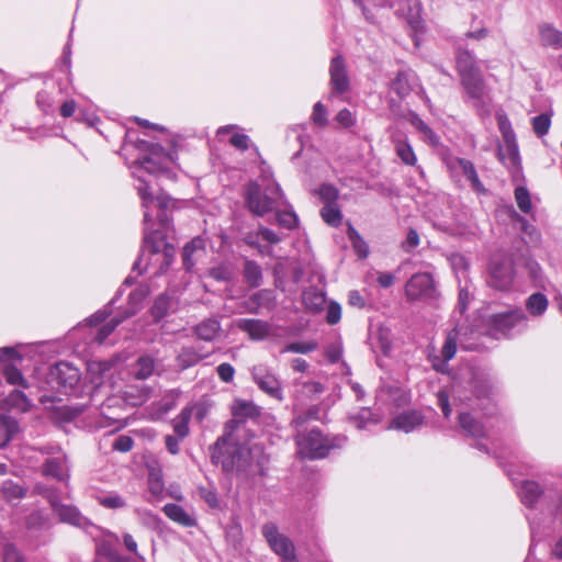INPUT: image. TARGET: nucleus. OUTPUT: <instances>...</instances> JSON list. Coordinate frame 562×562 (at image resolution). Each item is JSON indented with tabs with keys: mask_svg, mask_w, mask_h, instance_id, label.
<instances>
[{
	"mask_svg": "<svg viewBox=\"0 0 562 562\" xmlns=\"http://www.w3.org/2000/svg\"><path fill=\"white\" fill-rule=\"evenodd\" d=\"M139 157L133 162L132 173L138 180L137 192L143 201L144 211V246H173L168 239V227L164 222L153 223L149 206L157 204L160 209L169 206L167 195H154L151 182L146 176L173 179L170 166L175 162L173 154L157 143L140 139L136 144Z\"/></svg>",
	"mask_w": 562,
	"mask_h": 562,
	"instance_id": "f257e3e1",
	"label": "nucleus"
},
{
	"mask_svg": "<svg viewBox=\"0 0 562 562\" xmlns=\"http://www.w3.org/2000/svg\"><path fill=\"white\" fill-rule=\"evenodd\" d=\"M240 428V423L231 419L225 424L224 434L217 438L212 447V461L221 464L223 471L238 473L247 472L250 467V452L238 442L235 431Z\"/></svg>",
	"mask_w": 562,
	"mask_h": 562,
	"instance_id": "f03ea898",
	"label": "nucleus"
},
{
	"mask_svg": "<svg viewBox=\"0 0 562 562\" xmlns=\"http://www.w3.org/2000/svg\"><path fill=\"white\" fill-rule=\"evenodd\" d=\"M245 204L250 213L263 216L284 203V194L271 173L262 172L257 181L245 187Z\"/></svg>",
	"mask_w": 562,
	"mask_h": 562,
	"instance_id": "7ed1b4c3",
	"label": "nucleus"
},
{
	"mask_svg": "<svg viewBox=\"0 0 562 562\" xmlns=\"http://www.w3.org/2000/svg\"><path fill=\"white\" fill-rule=\"evenodd\" d=\"M526 317L522 311L513 310L504 313L488 315L482 319L480 334L494 339L508 336L510 330L520 323H525Z\"/></svg>",
	"mask_w": 562,
	"mask_h": 562,
	"instance_id": "20e7f679",
	"label": "nucleus"
},
{
	"mask_svg": "<svg viewBox=\"0 0 562 562\" xmlns=\"http://www.w3.org/2000/svg\"><path fill=\"white\" fill-rule=\"evenodd\" d=\"M297 453L304 459L325 458L330 449L336 447L333 439L324 436L318 429H312L308 432H297L295 436Z\"/></svg>",
	"mask_w": 562,
	"mask_h": 562,
	"instance_id": "39448f33",
	"label": "nucleus"
},
{
	"mask_svg": "<svg viewBox=\"0 0 562 562\" xmlns=\"http://www.w3.org/2000/svg\"><path fill=\"white\" fill-rule=\"evenodd\" d=\"M514 281L513 261L503 251L493 254L490 261L488 284L496 290H508Z\"/></svg>",
	"mask_w": 562,
	"mask_h": 562,
	"instance_id": "423d86ee",
	"label": "nucleus"
},
{
	"mask_svg": "<svg viewBox=\"0 0 562 562\" xmlns=\"http://www.w3.org/2000/svg\"><path fill=\"white\" fill-rule=\"evenodd\" d=\"M461 85L472 104L482 113H488V89L482 71L465 74L460 77Z\"/></svg>",
	"mask_w": 562,
	"mask_h": 562,
	"instance_id": "0eeeda50",
	"label": "nucleus"
},
{
	"mask_svg": "<svg viewBox=\"0 0 562 562\" xmlns=\"http://www.w3.org/2000/svg\"><path fill=\"white\" fill-rule=\"evenodd\" d=\"M250 374L261 392L279 402L284 400L281 381L272 368L259 363L250 369Z\"/></svg>",
	"mask_w": 562,
	"mask_h": 562,
	"instance_id": "6e6552de",
	"label": "nucleus"
},
{
	"mask_svg": "<svg viewBox=\"0 0 562 562\" xmlns=\"http://www.w3.org/2000/svg\"><path fill=\"white\" fill-rule=\"evenodd\" d=\"M436 293V285L429 273H416L405 285V294L409 301L434 299Z\"/></svg>",
	"mask_w": 562,
	"mask_h": 562,
	"instance_id": "1a4fd4ad",
	"label": "nucleus"
},
{
	"mask_svg": "<svg viewBox=\"0 0 562 562\" xmlns=\"http://www.w3.org/2000/svg\"><path fill=\"white\" fill-rule=\"evenodd\" d=\"M261 532L270 549L282 560L295 554L293 542L285 535L279 532L274 522H266L261 528Z\"/></svg>",
	"mask_w": 562,
	"mask_h": 562,
	"instance_id": "9d476101",
	"label": "nucleus"
},
{
	"mask_svg": "<svg viewBox=\"0 0 562 562\" xmlns=\"http://www.w3.org/2000/svg\"><path fill=\"white\" fill-rule=\"evenodd\" d=\"M446 165L453 177L463 176L471 183L473 190L477 193H484V187L470 160L459 157H448Z\"/></svg>",
	"mask_w": 562,
	"mask_h": 562,
	"instance_id": "9b49d317",
	"label": "nucleus"
},
{
	"mask_svg": "<svg viewBox=\"0 0 562 562\" xmlns=\"http://www.w3.org/2000/svg\"><path fill=\"white\" fill-rule=\"evenodd\" d=\"M50 378L67 392L74 390L80 382L81 374L78 368L68 361H59L50 369Z\"/></svg>",
	"mask_w": 562,
	"mask_h": 562,
	"instance_id": "f8f14e48",
	"label": "nucleus"
},
{
	"mask_svg": "<svg viewBox=\"0 0 562 562\" xmlns=\"http://www.w3.org/2000/svg\"><path fill=\"white\" fill-rule=\"evenodd\" d=\"M331 95L346 93L350 88L349 77L347 75L346 64L341 56H335L329 66Z\"/></svg>",
	"mask_w": 562,
	"mask_h": 562,
	"instance_id": "ddd939ff",
	"label": "nucleus"
},
{
	"mask_svg": "<svg viewBox=\"0 0 562 562\" xmlns=\"http://www.w3.org/2000/svg\"><path fill=\"white\" fill-rule=\"evenodd\" d=\"M226 136H229L228 143L236 149L245 151L249 148L250 138L241 132L238 125L229 124L217 128L216 138L218 142H223Z\"/></svg>",
	"mask_w": 562,
	"mask_h": 562,
	"instance_id": "4468645a",
	"label": "nucleus"
},
{
	"mask_svg": "<svg viewBox=\"0 0 562 562\" xmlns=\"http://www.w3.org/2000/svg\"><path fill=\"white\" fill-rule=\"evenodd\" d=\"M192 333L200 340L212 342L221 337L222 326L217 317L212 316L202 319L192 327Z\"/></svg>",
	"mask_w": 562,
	"mask_h": 562,
	"instance_id": "2eb2a0df",
	"label": "nucleus"
},
{
	"mask_svg": "<svg viewBox=\"0 0 562 562\" xmlns=\"http://www.w3.org/2000/svg\"><path fill=\"white\" fill-rule=\"evenodd\" d=\"M114 359L92 360L87 366V379L93 384L92 394L103 384L106 373L115 364Z\"/></svg>",
	"mask_w": 562,
	"mask_h": 562,
	"instance_id": "dca6fc26",
	"label": "nucleus"
},
{
	"mask_svg": "<svg viewBox=\"0 0 562 562\" xmlns=\"http://www.w3.org/2000/svg\"><path fill=\"white\" fill-rule=\"evenodd\" d=\"M539 42L542 47L555 50L562 49V31L552 23L543 22L538 25Z\"/></svg>",
	"mask_w": 562,
	"mask_h": 562,
	"instance_id": "f3484780",
	"label": "nucleus"
},
{
	"mask_svg": "<svg viewBox=\"0 0 562 562\" xmlns=\"http://www.w3.org/2000/svg\"><path fill=\"white\" fill-rule=\"evenodd\" d=\"M237 327L248 334L252 340H262L269 336L271 331L270 324L262 319L244 318L237 322Z\"/></svg>",
	"mask_w": 562,
	"mask_h": 562,
	"instance_id": "a211bd4d",
	"label": "nucleus"
},
{
	"mask_svg": "<svg viewBox=\"0 0 562 562\" xmlns=\"http://www.w3.org/2000/svg\"><path fill=\"white\" fill-rule=\"evenodd\" d=\"M423 422L424 416L422 415V413H419L418 411H409L396 416L392 420L390 428L409 432L414 430L416 427L420 426Z\"/></svg>",
	"mask_w": 562,
	"mask_h": 562,
	"instance_id": "6ab92c4d",
	"label": "nucleus"
},
{
	"mask_svg": "<svg viewBox=\"0 0 562 562\" xmlns=\"http://www.w3.org/2000/svg\"><path fill=\"white\" fill-rule=\"evenodd\" d=\"M210 353H202L193 346H184L176 357L177 367L180 370L189 369L198 364L201 360L207 358Z\"/></svg>",
	"mask_w": 562,
	"mask_h": 562,
	"instance_id": "aec40b11",
	"label": "nucleus"
},
{
	"mask_svg": "<svg viewBox=\"0 0 562 562\" xmlns=\"http://www.w3.org/2000/svg\"><path fill=\"white\" fill-rule=\"evenodd\" d=\"M234 418L240 423V427L244 420L247 418H257L261 414V408L251 401L236 400L233 405Z\"/></svg>",
	"mask_w": 562,
	"mask_h": 562,
	"instance_id": "412c9836",
	"label": "nucleus"
},
{
	"mask_svg": "<svg viewBox=\"0 0 562 562\" xmlns=\"http://www.w3.org/2000/svg\"><path fill=\"white\" fill-rule=\"evenodd\" d=\"M60 102V91L42 90L36 94V105L46 115H54Z\"/></svg>",
	"mask_w": 562,
	"mask_h": 562,
	"instance_id": "4be33fe9",
	"label": "nucleus"
},
{
	"mask_svg": "<svg viewBox=\"0 0 562 562\" xmlns=\"http://www.w3.org/2000/svg\"><path fill=\"white\" fill-rule=\"evenodd\" d=\"M165 515L172 521L183 526L193 527L196 525V519L187 513L180 505L169 503L162 507Z\"/></svg>",
	"mask_w": 562,
	"mask_h": 562,
	"instance_id": "5701e85b",
	"label": "nucleus"
},
{
	"mask_svg": "<svg viewBox=\"0 0 562 562\" xmlns=\"http://www.w3.org/2000/svg\"><path fill=\"white\" fill-rule=\"evenodd\" d=\"M58 109L60 116L64 119L71 117L72 115H75L76 111H78V121H85L90 125H93L95 121V116L93 114H89L85 110L79 109L76 101L72 99H66L64 101L60 100Z\"/></svg>",
	"mask_w": 562,
	"mask_h": 562,
	"instance_id": "b1692460",
	"label": "nucleus"
},
{
	"mask_svg": "<svg viewBox=\"0 0 562 562\" xmlns=\"http://www.w3.org/2000/svg\"><path fill=\"white\" fill-rule=\"evenodd\" d=\"M61 522L72 525L75 527H87L90 525L89 520L79 512V509L72 505H65L59 508L56 514Z\"/></svg>",
	"mask_w": 562,
	"mask_h": 562,
	"instance_id": "393cba45",
	"label": "nucleus"
},
{
	"mask_svg": "<svg viewBox=\"0 0 562 562\" xmlns=\"http://www.w3.org/2000/svg\"><path fill=\"white\" fill-rule=\"evenodd\" d=\"M416 83L415 74L412 71H398L395 79L391 82V90L400 98L407 95Z\"/></svg>",
	"mask_w": 562,
	"mask_h": 562,
	"instance_id": "a878e982",
	"label": "nucleus"
},
{
	"mask_svg": "<svg viewBox=\"0 0 562 562\" xmlns=\"http://www.w3.org/2000/svg\"><path fill=\"white\" fill-rule=\"evenodd\" d=\"M460 427L473 438H485L487 431L485 426L476 420L470 413H461L459 415Z\"/></svg>",
	"mask_w": 562,
	"mask_h": 562,
	"instance_id": "bb28decb",
	"label": "nucleus"
},
{
	"mask_svg": "<svg viewBox=\"0 0 562 562\" xmlns=\"http://www.w3.org/2000/svg\"><path fill=\"white\" fill-rule=\"evenodd\" d=\"M456 60L457 69L460 77L465 74L476 72L481 70V68L477 66L475 56L468 49L459 47Z\"/></svg>",
	"mask_w": 562,
	"mask_h": 562,
	"instance_id": "cd10ccee",
	"label": "nucleus"
},
{
	"mask_svg": "<svg viewBox=\"0 0 562 562\" xmlns=\"http://www.w3.org/2000/svg\"><path fill=\"white\" fill-rule=\"evenodd\" d=\"M149 288L147 285H140L128 295V307L121 313L123 318L127 319L134 316L140 308L143 301L148 296Z\"/></svg>",
	"mask_w": 562,
	"mask_h": 562,
	"instance_id": "c85d7f7f",
	"label": "nucleus"
},
{
	"mask_svg": "<svg viewBox=\"0 0 562 562\" xmlns=\"http://www.w3.org/2000/svg\"><path fill=\"white\" fill-rule=\"evenodd\" d=\"M20 431L19 423L9 415L0 416V449H3Z\"/></svg>",
	"mask_w": 562,
	"mask_h": 562,
	"instance_id": "c756f323",
	"label": "nucleus"
},
{
	"mask_svg": "<svg viewBox=\"0 0 562 562\" xmlns=\"http://www.w3.org/2000/svg\"><path fill=\"white\" fill-rule=\"evenodd\" d=\"M364 16V19L373 23L375 20L374 10L379 8H393L396 0H353Z\"/></svg>",
	"mask_w": 562,
	"mask_h": 562,
	"instance_id": "7c9ffc66",
	"label": "nucleus"
},
{
	"mask_svg": "<svg viewBox=\"0 0 562 562\" xmlns=\"http://www.w3.org/2000/svg\"><path fill=\"white\" fill-rule=\"evenodd\" d=\"M42 469L44 475L52 476L58 481H65L67 477L66 458L47 459Z\"/></svg>",
	"mask_w": 562,
	"mask_h": 562,
	"instance_id": "2f4dec72",
	"label": "nucleus"
},
{
	"mask_svg": "<svg viewBox=\"0 0 562 562\" xmlns=\"http://www.w3.org/2000/svg\"><path fill=\"white\" fill-rule=\"evenodd\" d=\"M193 415V407H184L179 415L172 419V427L179 439H184L189 435V422Z\"/></svg>",
	"mask_w": 562,
	"mask_h": 562,
	"instance_id": "473e14b6",
	"label": "nucleus"
},
{
	"mask_svg": "<svg viewBox=\"0 0 562 562\" xmlns=\"http://www.w3.org/2000/svg\"><path fill=\"white\" fill-rule=\"evenodd\" d=\"M26 488L12 480H5L0 485V496L7 502H13L23 498L26 495Z\"/></svg>",
	"mask_w": 562,
	"mask_h": 562,
	"instance_id": "72a5a7b5",
	"label": "nucleus"
},
{
	"mask_svg": "<svg viewBox=\"0 0 562 562\" xmlns=\"http://www.w3.org/2000/svg\"><path fill=\"white\" fill-rule=\"evenodd\" d=\"M303 303L307 310L312 312H319L324 308L326 299L324 293L312 288L303 292Z\"/></svg>",
	"mask_w": 562,
	"mask_h": 562,
	"instance_id": "f704fd0d",
	"label": "nucleus"
},
{
	"mask_svg": "<svg viewBox=\"0 0 562 562\" xmlns=\"http://www.w3.org/2000/svg\"><path fill=\"white\" fill-rule=\"evenodd\" d=\"M172 299L166 293L160 294L154 302L150 314L155 323L160 322L166 317L171 307Z\"/></svg>",
	"mask_w": 562,
	"mask_h": 562,
	"instance_id": "c9c22d12",
	"label": "nucleus"
},
{
	"mask_svg": "<svg viewBox=\"0 0 562 562\" xmlns=\"http://www.w3.org/2000/svg\"><path fill=\"white\" fill-rule=\"evenodd\" d=\"M349 422L355 425L357 429H364L370 424H378L380 417L372 413L368 407H362L358 413L349 416Z\"/></svg>",
	"mask_w": 562,
	"mask_h": 562,
	"instance_id": "e433bc0d",
	"label": "nucleus"
},
{
	"mask_svg": "<svg viewBox=\"0 0 562 562\" xmlns=\"http://www.w3.org/2000/svg\"><path fill=\"white\" fill-rule=\"evenodd\" d=\"M540 485L533 481H527L521 485L520 497L525 505L532 506L541 496Z\"/></svg>",
	"mask_w": 562,
	"mask_h": 562,
	"instance_id": "4c0bfd02",
	"label": "nucleus"
},
{
	"mask_svg": "<svg viewBox=\"0 0 562 562\" xmlns=\"http://www.w3.org/2000/svg\"><path fill=\"white\" fill-rule=\"evenodd\" d=\"M395 151L397 157L402 160L403 164L407 166H415L417 162V157L414 153L413 147L406 139H396L395 140Z\"/></svg>",
	"mask_w": 562,
	"mask_h": 562,
	"instance_id": "58836bf2",
	"label": "nucleus"
},
{
	"mask_svg": "<svg viewBox=\"0 0 562 562\" xmlns=\"http://www.w3.org/2000/svg\"><path fill=\"white\" fill-rule=\"evenodd\" d=\"M321 216L326 224L333 227H338L342 222V213L337 203L323 205Z\"/></svg>",
	"mask_w": 562,
	"mask_h": 562,
	"instance_id": "ea45409f",
	"label": "nucleus"
},
{
	"mask_svg": "<svg viewBox=\"0 0 562 562\" xmlns=\"http://www.w3.org/2000/svg\"><path fill=\"white\" fill-rule=\"evenodd\" d=\"M5 402L10 408L18 409L22 413L29 412L32 406L27 396L19 390L12 391Z\"/></svg>",
	"mask_w": 562,
	"mask_h": 562,
	"instance_id": "a19ab883",
	"label": "nucleus"
},
{
	"mask_svg": "<svg viewBox=\"0 0 562 562\" xmlns=\"http://www.w3.org/2000/svg\"><path fill=\"white\" fill-rule=\"evenodd\" d=\"M155 369V360L150 356H142L137 359L135 364V378L138 380H145L149 378Z\"/></svg>",
	"mask_w": 562,
	"mask_h": 562,
	"instance_id": "79ce46f5",
	"label": "nucleus"
},
{
	"mask_svg": "<svg viewBox=\"0 0 562 562\" xmlns=\"http://www.w3.org/2000/svg\"><path fill=\"white\" fill-rule=\"evenodd\" d=\"M256 305V308H250L249 312L252 314H258V307L263 306L268 310H272L276 306V300L272 295V292L269 290H260L256 292L250 299Z\"/></svg>",
	"mask_w": 562,
	"mask_h": 562,
	"instance_id": "37998d69",
	"label": "nucleus"
},
{
	"mask_svg": "<svg viewBox=\"0 0 562 562\" xmlns=\"http://www.w3.org/2000/svg\"><path fill=\"white\" fill-rule=\"evenodd\" d=\"M526 306L530 314L538 316L546 312L548 300L542 293H533L528 297Z\"/></svg>",
	"mask_w": 562,
	"mask_h": 562,
	"instance_id": "c03bdc74",
	"label": "nucleus"
},
{
	"mask_svg": "<svg viewBox=\"0 0 562 562\" xmlns=\"http://www.w3.org/2000/svg\"><path fill=\"white\" fill-rule=\"evenodd\" d=\"M314 193L318 195L319 200L324 205L336 204L339 196L338 189L329 183L321 184L319 188L316 189Z\"/></svg>",
	"mask_w": 562,
	"mask_h": 562,
	"instance_id": "a18cd8bd",
	"label": "nucleus"
},
{
	"mask_svg": "<svg viewBox=\"0 0 562 562\" xmlns=\"http://www.w3.org/2000/svg\"><path fill=\"white\" fill-rule=\"evenodd\" d=\"M498 155L501 160L508 159L513 166H518L520 158L516 138L513 143H504V147L498 148Z\"/></svg>",
	"mask_w": 562,
	"mask_h": 562,
	"instance_id": "49530a36",
	"label": "nucleus"
},
{
	"mask_svg": "<svg viewBox=\"0 0 562 562\" xmlns=\"http://www.w3.org/2000/svg\"><path fill=\"white\" fill-rule=\"evenodd\" d=\"M498 130L502 134L504 143H513V139L516 138V134L512 127V123L507 115L503 112H498L496 115Z\"/></svg>",
	"mask_w": 562,
	"mask_h": 562,
	"instance_id": "de8ad7c7",
	"label": "nucleus"
},
{
	"mask_svg": "<svg viewBox=\"0 0 562 562\" xmlns=\"http://www.w3.org/2000/svg\"><path fill=\"white\" fill-rule=\"evenodd\" d=\"M149 395L150 389L148 387H142L140 390L130 387V390L125 392L126 401L133 406H140L149 398Z\"/></svg>",
	"mask_w": 562,
	"mask_h": 562,
	"instance_id": "09e8293b",
	"label": "nucleus"
},
{
	"mask_svg": "<svg viewBox=\"0 0 562 562\" xmlns=\"http://www.w3.org/2000/svg\"><path fill=\"white\" fill-rule=\"evenodd\" d=\"M515 200H516L518 209L522 213L528 214L531 212V209H532L531 196H530V193L527 188L517 187L515 189Z\"/></svg>",
	"mask_w": 562,
	"mask_h": 562,
	"instance_id": "8fccbe9b",
	"label": "nucleus"
},
{
	"mask_svg": "<svg viewBox=\"0 0 562 562\" xmlns=\"http://www.w3.org/2000/svg\"><path fill=\"white\" fill-rule=\"evenodd\" d=\"M125 318L120 314L113 318H111L106 324H104L101 328H99L95 340L99 344H102L113 331L114 329L124 322Z\"/></svg>",
	"mask_w": 562,
	"mask_h": 562,
	"instance_id": "3c124183",
	"label": "nucleus"
},
{
	"mask_svg": "<svg viewBox=\"0 0 562 562\" xmlns=\"http://www.w3.org/2000/svg\"><path fill=\"white\" fill-rule=\"evenodd\" d=\"M521 265L526 268L532 281L539 285H542L543 276L539 263L529 257H524L521 259Z\"/></svg>",
	"mask_w": 562,
	"mask_h": 562,
	"instance_id": "603ef678",
	"label": "nucleus"
},
{
	"mask_svg": "<svg viewBox=\"0 0 562 562\" xmlns=\"http://www.w3.org/2000/svg\"><path fill=\"white\" fill-rule=\"evenodd\" d=\"M318 348V344L314 340L311 341H295L286 345L282 352H294V353H310Z\"/></svg>",
	"mask_w": 562,
	"mask_h": 562,
	"instance_id": "864d4df0",
	"label": "nucleus"
},
{
	"mask_svg": "<svg viewBox=\"0 0 562 562\" xmlns=\"http://www.w3.org/2000/svg\"><path fill=\"white\" fill-rule=\"evenodd\" d=\"M244 274H245L246 281L251 286H258L260 284L261 277H262L261 276V269L254 261H246L245 269H244Z\"/></svg>",
	"mask_w": 562,
	"mask_h": 562,
	"instance_id": "5fc2aeb1",
	"label": "nucleus"
},
{
	"mask_svg": "<svg viewBox=\"0 0 562 562\" xmlns=\"http://www.w3.org/2000/svg\"><path fill=\"white\" fill-rule=\"evenodd\" d=\"M98 503L105 508L109 509H119L126 506V501L124 497L116 493H110L104 496L98 497Z\"/></svg>",
	"mask_w": 562,
	"mask_h": 562,
	"instance_id": "6e6d98bb",
	"label": "nucleus"
},
{
	"mask_svg": "<svg viewBox=\"0 0 562 562\" xmlns=\"http://www.w3.org/2000/svg\"><path fill=\"white\" fill-rule=\"evenodd\" d=\"M3 375L9 384H18L23 387L29 386L21 371L12 364H7L3 368Z\"/></svg>",
	"mask_w": 562,
	"mask_h": 562,
	"instance_id": "4d7b16f0",
	"label": "nucleus"
},
{
	"mask_svg": "<svg viewBox=\"0 0 562 562\" xmlns=\"http://www.w3.org/2000/svg\"><path fill=\"white\" fill-rule=\"evenodd\" d=\"M457 336H458V331H457V329H453L448 334V336L446 338V341L441 349L442 358L446 361L451 360L457 352Z\"/></svg>",
	"mask_w": 562,
	"mask_h": 562,
	"instance_id": "13d9d810",
	"label": "nucleus"
},
{
	"mask_svg": "<svg viewBox=\"0 0 562 562\" xmlns=\"http://www.w3.org/2000/svg\"><path fill=\"white\" fill-rule=\"evenodd\" d=\"M550 125L551 119L550 115H548L547 113H542L532 119L533 132L540 137L548 134Z\"/></svg>",
	"mask_w": 562,
	"mask_h": 562,
	"instance_id": "bf43d9fd",
	"label": "nucleus"
},
{
	"mask_svg": "<svg viewBox=\"0 0 562 562\" xmlns=\"http://www.w3.org/2000/svg\"><path fill=\"white\" fill-rule=\"evenodd\" d=\"M321 414V408L318 405H313L308 407V409L300 415H297L293 419V424L296 427H302L304 424H306L308 420H318Z\"/></svg>",
	"mask_w": 562,
	"mask_h": 562,
	"instance_id": "052dcab7",
	"label": "nucleus"
},
{
	"mask_svg": "<svg viewBox=\"0 0 562 562\" xmlns=\"http://www.w3.org/2000/svg\"><path fill=\"white\" fill-rule=\"evenodd\" d=\"M0 558L4 562H21L19 550L9 542L0 543Z\"/></svg>",
	"mask_w": 562,
	"mask_h": 562,
	"instance_id": "680f3d73",
	"label": "nucleus"
},
{
	"mask_svg": "<svg viewBox=\"0 0 562 562\" xmlns=\"http://www.w3.org/2000/svg\"><path fill=\"white\" fill-rule=\"evenodd\" d=\"M493 390V383L490 379H476L473 385V393L476 397H488Z\"/></svg>",
	"mask_w": 562,
	"mask_h": 562,
	"instance_id": "e2e57ef3",
	"label": "nucleus"
},
{
	"mask_svg": "<svg viewBox=\"0 0 562 562\" xmlns=\"http://www.w3.org/2000/svg\"><path fill=\"white\" fill-rule=\"evenodd\" d=\"M311 119H312L313 123L318 126L324 127L327 125V123H328L327 110L321 101H318L314 104Z\"/></svg>",
	"mask_w": 562,
	"mask_h": 562,
	"instance_id": "0e129e2a",
	"label": "nucleus"
},
{
	"mask_svg": "<svg viewBox=\"0 0 562 562\" xmlns=\"http://www.w3.org/2000/svg\"><path fill=\"white\" fill-rule=\"evenodd\" d=\"M276 218L280 226L289 229L295 227L297 224V217L292 211L277 212Z\"/></svg>",
	"mask_w": 562,
	"mask_h": 562,
	"instance_id": "69168bd1",
	"label": "nucleus"
},
{
	"mask_svg": "<svg viewBox=\"0 0 562 562\" xmlns=\"http://www.w3.org/2000/svg\"><path fill=\"white\" fill-rule=\"evenodd\" d=\"M335 120L342 127H351L356 124V116L348 109L340 110Z\"/></svg>",
	"mask_w": 562,
	"mask_h": 562,
	"instance_id": "338daca9",
	"label": "nucleus"
},
{
	"mask_svg": "<svg viewBox=\"0 0 562 562\" xmlns=\"http://www.w3.org/2000/svg\"><path fill=\"white\" fill-rule=\"evenodd\" d=\"M341 318V307L338 303L331 302L326 313V322L330 325L337 324Z\"/></svg>",
	"mask_w": 562,
	"mask_h": 562,
	"instance_id": "774afa93",
	"label": "nucleus"
}]
</instances>
